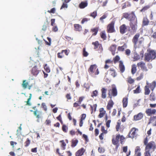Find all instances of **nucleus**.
Here are the masks:
<instances>
[{"label": "nucleus", "instance_id": "f257e3e1", "mask_svg": "<svg viewBox=\"0 0 156 156\" xmlns=\"http://www.w3.org/2000/svg\"><path fill=\"white\" fill-rule=\"evenodd\" d=\"M122 17L130 21L129 24L131 31L133 33L136 32L137 29L138 21L134 12H132L129 13H124Z\"/></svg>", "mask_w": 156, "mask_h": 156}, {"label": "nucleus", "instance_id": "f03ea898", "mask_svg": "<svg viewBox=\"0 0 156 156\" xmlns=\"http://www.w3.org/2000/svg\"><path fill=\"white\" fill-rule=\"evenodd\" d=\"M120 139V143L121 144H123L124 142V140L125 138L123 135L120 136L119 134L116 135L115 137H114L112 139V144L116 146L115 149L117 150L118 147L119 146V139Z\"/></svg>", "mask_w": 156, "mask_h": 156}, {"label": "nucleus", "instance_id": "7ed1b4c3", "mask_svg": "<svg viewBox=\"0 0 156 156\" xmlns=\"http://www.w3.org/2000/svg\"><path fill=\"white\" fill-rule=\"evenodd\" d=\"M148 139L146 137L144 140V144L146 145L145 150L150 151L152 150L154 151L156 148V144L153 141H151L148 143Z\"/></svg>", "mask_w": 156, "mask_h": 156}, {"label": "nucleus", "instance_id": "20e7f679", "mask_svg": "<svg viewBox=\"0 0 156 156\" xmlns=\"http://www.w3.org/2000/svg\"><path fill=\"white\" fill-rule=\"evenodd\" d=\"M140 36V33H136L133 37L132 39V42L133 44L134 47L136 48L137 44L139 45H141L143 43L144 41V38L143 37H141L139 39Z\"/></svg>", "mask_w": 156, "mask_h": 156}, {"label": "nucleus", "instance_id": "39448f33", "mask_svg": "<svg viewBox=\"0 0 156 156\" xmlns=\"http://www.w3.org/2000/svg\"><path fill=\"white\" fill-rule=\"evenodd\" d=\"M156 57V53L154 50H150L144 54V60L147 62H149L151 59H154Z\"/></svg>", "mask_w": 156, "mask_h": 156}, {"label": "nucleus", "instance_id": "423d86ee", "mask_svg": "<svg viewBox=\"0 0 156 156\" xmlns=\"http://www.w3.org/2000/svg\"><path fill=\"white\" fill-rule=\"evenodd\" d=\"M88 72L90 74H94L98 75L99 73V71L97 66L96 64L91 65L88 70Z\"/></svg>", "mask_w": 156, "mask_h": 156}, {"label": "nucleus", "instance_id": "0eeeda50", "mask_svg": "<svg viewBox=\"0 0 156 156\" xmlns=\"http://www.w3.org/2000/svg\"><path fill=\"white\" fill-rule=\"evenodd\" d=\"M115 23V21H113L108 25L107 30L108 33H112L115 31L114 27Z\"/></svg>", "mask_w": 156, "mask_h": 156}, {"label": "nucleus", "instance_id": "6e6552de", "mask_svg": "<svg viewBox=\"0 0 156 156\" xmlns=\"http://www.w3.org/2000/svg\"><path fill=\"white\" fill-rule=\"evenodd\" d=\"M117 95V91L115 87H112V89L109 90L108 95L110 99L112 98V96L115 97Z\"/></svg>", "mask_w": 156, "mask_h": 156}, {"label": "nucleus", "instance_id": "1a4fd4ad", "mask_svg": "<svg viewBox=\"0 0 156 156\" xmlns=\"http://www.w3.org/2000/svg\"><path fill=\"white\" fill-rule=\"evenodd\" d=\"M136 130H138V129L134 127L132 128L128 134L129 137L133 139L134 137H136L137 135L136 132Z\"/></svg>", "mask_w": 156, "mask_h": 156}, {"label": "nucleus", "instance_id": "9d476101", "mask_svg": "<svg viewBox=\"0 0 156 156\" xmlns=\"http://www.w3.org/2000/svg\"><path fill=\"white\" fill-rule=\"evenodd\" d=\"M138 67H140L143 71H147L148 69L146 66L145 63L142 61L138 62L137 64Z\"/></svg>", "mask_w": 156, "mask_h": 156}, {"label": "nucleus", "instance_id": "9b49d317", "mask_svg": "<svg viewBox=\"0 0 156 156\" xmlns=\"http://www.w3.org/2000/svg\"><path fill=\"white\" fill-rule=\"evenodd\" d=\"M92 44L94 46V49H96L98 48L101 51L103 50V49L102 44H100L98 41H96L95 42H92Z\"/></svg>", "mask_w": 156, "mask_h": 156}, {"label": "nucleus", "instance_id": "f8f14e48", "mask_svg": "<svg viewBox=\"0 0 156 156\" xmlns=\"http://www.w3.org/2000/svg\"><path fill=\"white\" fill-rule=\"evenodd\" d=\"M145 112L147 115L151 116L156 114V109L151 108H148L146 110Z\"/></svg>", "mask_w": 156, "mask_h": 156}, {"label": "nucleus", "instance_id": "ddd939ff", "mask_svg": "<svg viewBox=\"0 0 156 156\" xmlns=\"http://www.w3.org/2000/svg\"><path fill=\"white\" fill-rule=\"evenodd\" d=\"M36 66L34 67L31 70V74L34 76H36L40 72Z\"/></svg>", "mask_w": 156, "mask_h": 156}, {"label": "nucleus", "instance_id": "4468645a", "mask_svg": "<svg viewBox=\"0 0 156 156\" xmlns=\"http://www.w3.org/2000/svg\"><path fill=\"white\" fill-rule=\"evenodd\" d=\"M69 52V50H62L61 52H58L57 53V57L58 58H61L63 57V55H60V54H62L64 52L66 55H68Z\"/></svg>", "mask_w": 156, "mask_h": 156}, {"label": "nucleus", "instance_id": "2eb2a0df", "mask_svg": "<svg viewBox=\"0 0 156 156\" xmlns=\"http://www.w3.org/2000/svg\"><path fill=\"white\" fill-rule=\"evenodd\" d=\"M127 29V26L125 24H123L119 27V31L122 34H125Z\"/></svg>", "mask_w": 156, "mask_h": 156}, {"label": "nucleus", "instance_id": "dca6fc26", "mask_svg": "<svg viewBox=\"0 0 156 156\" xmlns=\"http://www.w3.org/2000/svg\"><path fill=\"white\" fill-rule=\"evenodd\" d=\"M114 105V102L111 99L108 101L106 106L107 109L110 111L109 112H110V110L111 108L113 107Z\"/></svg>", "mask_w": 156, "mask_h": 156}, {"label": "nucleus", "instance_id": "f3484780", "mask_svg": "<svg viewBox=\"0 0 156 156\" xmlns=\"http://www.w3.org/2000/svg\"><path fill=\"white\" fill-rule=\"evenodd\" d=\"M85 151V150L83 147L81 148L75 153L76 156H82Z\"/></svg>", "mask_w": 156, "mask_h": 156}, {"label": "nucleus", "instance_id": "a211bd4d", "mask_svg": "<svg viewBox=\"0 0 156 156\" xmlns=\"http://www.w3.org/2000/svg\"><path fill=\"white\" fill-rule=\"evenodd\" d=\"M143 114L141 112H140L136 115L134 116L133 120L138 121L141 119L143 117Z\"/></svg>", "mask_w": 156, "mask_h": 156}, {"label": "nucleus", "instance_id": "6ab92c4d", "mask_svg": "<svg viewBox=\"0 0 156 156\" xmlns=\"http://www.w3.org/2000/svg\"><path fill=\"white\" fill-rule=\"evenodd\" d=\"M119 68L120 71L121 73H123L125 71V67L122 62L121 61H120L119 62Z\"/></svg>", "mask_w": 156, "mask_h": 156}, {"label": "nucleus", "instance_id": "aec40b11", "mask_svg": "<svg viewBox=\"0 0 156 156\" xmlns=\"http://www.w3.org/2000/svg\"><path fill=\"white\" fill-rule=\"evenodd\" d=\"M100 113L98 115V117L99 118H102L105 114L106 111L104 110L103 108H101L99 109Z\"/></svg>", "mask_w": 156, "mask_h": 156}, {"label": "nucleus", "instance_id": "412c9836", "mask_svg": "<svg viewBox=\"0 0 156 156\" xmlns=\"http://www.w3.org/2000/svg\"><path fill=\"white\" fill-rule=\"evenodd\" d=\"M107 90V89H106L104 87L102 88L101 90V97L103 99H105L106 97Z\"/></svg>", "mask_w": 156, "mask_h": 156}, {"label": "nucleus", "instance_id": "4be33fe9", "mask_svg": "<svg viewBox=\"0 0 156 156\" xmlns=\"http://www.w3.org/2000/svg\"><path fill=\"white\" fill-rule=\"evenodd\" d=\"M147 85L149 86V88H150L152 91H153L156 87V83L155 81H154L150 84L147 83Z\"/></svg>", "mask_w": 156, "mask_h": 156}, {"label": "nucleus", "instance_id": "5701e85b", "mask_svg": "<svg viewBox=\"0 0 156 156\" xmlns=\"http://www.w3.org/2000/svg\"><path fill=\"white\" fill-rule=\"evenodd\" d=\"M88 3L87 1L81 2L79 4V7L81 9H84L87 6Z\"/></svg>", "mask_w": 156, "mask_h": 156}, {"label": "nucleus", "instance_id": "b1692460", "mask_svg": "<svg viewBox=\"0 0 156 156\" xmlns=\"http://www.w3.org/2000/svg\"><path fill=\"white\" fill-rule=\"evenodd\" d=\"M140 150L141 149L140 147L137 146L135 150V155L136 156H141Z\"/></svg>", "mask_w": 156, "mask_h": 156}, {"label": "nucleus", "instance_id": "393cba45", "mask_svg": "<svg viewBox=\"0 0 156 156\" xmlns=\"http://www.w3.org/2000/svg\"><path fill=\"white\" fill-rule=\"evenodd\" d=\"M74 30L76 31H80L82 30V27L79 24H75L74 25Z\"/></svg>", "mask_w": 156, "mask_h": 156}, {"label": "nucleus", "instance_id": "a878e982", "mask_svg": "<svg viewBox=\"0 0 156 156\" xmlns=\"http://www.w3.org/2000/svg\"><path fill=\"white\" fill-rule=\"evenodd\" d=\"M98 27H96L95 28H92L90 30V32H92L93 33L92 35V36H95L98 33Z\"/></svg>", "mask_w": 156, "mask_h": 156}, {"label": "nucleus", "instance_id": "bb28decb", "mask_svg": "<svg viewBox=\"0 0 156 156\" xmlns=\"http://www.w3.org/2000/svg\"><path fill=\"white\" fill-rule=\"evenodd\" d=\"M117 46L116 44L112 45L110 47L109 50L112 52V54L114 55Z\"/></svg>", "mask_w": 156, "mask_h": 156}, {"label": "nucleus", "instance_id": "cd10ccee", "mask_svg": "<svg viewBox=\"0 0 156 156\" xmlns=\"http://www.w3.org/2000/svg\"><path fill=\"white\" fill-rule=\"evenodd\" d=\"M34 115L36 117L37 119H40L41 117V112L37 110L33 111Z\"/></svg>", "mask_w": 156, "mask_h": 156}, {"label": "nucleus", "instance_id": "c85d7f7f", "mask_svg": "<svg viewBox=\"0 0 156 156\" xmlns=\"http://www.w3.org/2000/svg\"><path fill=\"white\" fill-rule=\"evenodd\" d=\"M127 48V45L126 44L124 43L122 46L118 47L117 50L119 51H123Z\"/></svg>", "mask_w": 156, "mask_h": 156}, {"label": "nucleus", "instance_id": "c756f323", "mask_svg": "<svg viewBox=\"0 0 156 156\" xmlns=\"http://www.w3.org/2000/svg\"><path fill=\"white\" fill-rule=\"evenodd\" d=\"M78 140L76 139H72L71 141V146L73 148L76 147L78 143Z\"/></svg>", "mask_w": 156, "mask_h": 156}, {"label": "nucleus", "instance_id": "7c9ffc66", "mask_svg": "<svg viewBox=\"0 0 156 156\" xmlns=\"http://www.w3.org/2000/svg\"><path fill=\"white\" fill-rule=\"evenodd\" d=\"M109 74L113 77H115L117 75V73L115 70L113 68H110L108 70Z\"/></svg>", "mask_w": 156, "mask_h": 156}, {"label": "nucleus", "instance_id": "2f4dec72", "mask_svg": "<svg viewBox=\"0 0 156 156\" xmlns=\"http://www.w3.org/2000/svg\"><path fill=\"white\" fill-rule=\"evenodd\" d=\"M149 23V21L147 17H144L143 21L142 24L144 26H146L148 25Z\"/></svg>", "mask_w": 156, "mask_h": 156}, {"label": "nucleus", "instance_id": "473e14b6", "mask_svg": "<svg viewBox=\"0 0 156 156\" xmlns=\"http://www.w3.org/2000/svg\"><path fill=\"white\" fill-rule=\"evenodd\" d=\"M123 107L125 108L127 106L128 103V98L127 97H124L123 98L122 101Z\"/></svg>", "mask_w": 156, "mask_h": 156}, {"label": "nucleus", "instance_id": "72a5a7b5", "mask_svg": "<svg viewBox=\"0 0 156 156\" xmlns=\"http://www.w3.org/2000/svg\"><path fill=\"white\" fill-rule=\"evenodd\" d=\"M137 70L136 66L135 64H133L132 65V68L131 70V73L132 74H134L136 72Z\"/></svg>", "mask_w": 156, "mask_h": 156}, {"label": "nucleus", "instance_id": "f704fd0d", "mask_svg": "<svg viewBox=\"0 0 156 156\" xmlns=\"http://www.w3.org/2000/svg\"><path fill=\"white\" fill-rule=\"evenodd\" d=\"M133 61H135L139 60L140 58V55L136 53H134V56L133 58Z\"/></svg>", "mask_w": 156, "mask_h": 156}, {"label": "nucleus", "instance_id": "c9c22d12", "mask_svg": "<svg viewBox=\"0 0 156 156\" xmlns=\"http://www.w3.org/2000/svg\"><path fill=\"white\" fill-rule=\"evenodd\" d=\"M144 94L145 95H148L150 92V90L149 89V86L146 85L144 87Z\"/></svg>", "mask_w": 156, "mask_h": 156}, {"label": "nucleus", "instance_id": "e433bc0d", "mask_svg": "<svg viewBox=\"0 0 156 156\" xmlns=\"http://www.w3.org/2000/svg\"><path fill=\"white\" fill-rule=\"evenodd\" d=\"M60 143H61V147L62 148V150H65L66 148V144L64 142V140H61L60 141Z\"/></svg>", "mask_w": 156, "mask_h": 156}, {"label": "nucleus", "instance_id": "4c0bfd02", "mask_svg": "<svg viewBox=\"0 0 156 156\" xmlns=\"http://www.w3.org/2000/svg\"><path fill=\"white\" fill-rule=\"evenodd\" d=\"M97 106L96 104H95L93 106L90 105L91 114L93 113V112H95L96 111Z\"/></svg>", "mask_w": 156, "mask_h": 156}, {"label": "nucleus", "instance_id": "58836bf2", "mask_svg": "<svg viewBox=\"0 0 156 156\" xmlns=\"http://www.w3.org/2000/svg\"><path fill=\"white\" fill-rule=\"evenodd\" d=\"M32 96V94H30L29 97L28 98V99L27 101L25 102L26 103V105H27L31 106V104L30 102V100L31 99Z\"/></svg>", "mask_w": 156, "mask_h": 156}, {"label": "nucleus", "instance_id": "ea45409f", "mask_svg": "<svg viewBox=\"0 0 156 156\" xmlns=\"http://www.w3.org/2000/svg\"><path fill=\"white\" fill-rule=\"evenodd\" d=\"M144 76V73L143 72H141L140 73V75L136 78V80L137 81H140L143 78Z\"/></svg>", "mask_w": 156, "mask_h": 156}, {"label": "nucleus", "instance_id": "a19ab883", "mask_svg": "<svg viewBox=\"0 0 156 156\" xmlns=\"http://www.w3.org/2000/svg\"><path fill=\"white\" fill-rule=\"evenodd\" d=\"M149 99L151 101H154L156 99L154 93H151L150 95Z\"/></svg>", "mask_w": 156, "mask_h": 156}, {"label": "nucleus", "instance_id": "79ce46f5", "mask_svg": "<svg viewBox=\"0 0 156 156\" xmlns=\"http://www.w3.org/2000/svg\"><path fill=\"white\" fill-rule=\"evenodd\" d=\"M101 37L103 40H105L106 38V36L105 31H102L100 33Z\"/></svg>", "mask_w": 156, "mask_h": 156}, {"label": "nucleus", "instance_id": "37998d69", "mask_svg": "<svg viewBox=\"0 0 156 156\" xmlns=\"http://www.w3.org/2000/svg\"><path fill=\"white\" fill-rule=\"evenodd\" d=\"M150 7V6L149 5L145 6L140 10V11L141 12H145L146 10L149 9Z\"/></svg>", "mask_w": 156, "mask_h": 156}, {"label": "nucleus", "instance_id": "c03bdc74", "mask_svg": "<svg viewBox=\"0 0 156 156\" xmlns=\"http://www.w3.org/2000/svg\"><path fill=\"white\" fill-rule=\"evenodd\" d=\"M127 82L129 84H132L134 82V80L130 76L129 77L127 78V80H126Z\"/></svg>", "mask_w": 156, "mask_h": 156}, {"label": "nucleus", "instance_id": "a18cd8bd", "mask_svg": "<svg viewBox=\"0 0 156 156\" xmlns=\"http://www.w3.org/2000/svg\"><path fill=\"white\" fill-rule=\"evenodd\" d=\"M28 85V83L26 80H23L22 84V87L24 89H26Z\"/></svg>", "mask_w": 156, "mask_h": 156}, {"label": "nucleus", "instance_id": "49530a36", "mask_svg": "<svg viewBox=\"0 0 156 156\" xmlns=\"http://www.w3.org/2000/svg\"><path fill=\"white\" fill-rule=\"evenodd\" d=\"M44 68L46 72L49 73L50 72V69L49 67L48 66L47 64H46L44 66Z\"/></svg>", "mask_w": 156, "mask_h": 156}, {"label": "nucleus", "instance_id": "de8ad7c7", "mask_svg": "<svg viewBox=\"0 0 156 156\" xmlns=\"http://www.w3.org/2000/svg\"><path fill=\"white\" fill-rule=\"evenodd\" d=\"M30 143V140L29 138L27 139L26 140L24 143L25 146L26 147H27L29 146Z\"/></svg>", "mask_w": 156, "mask_h": 156}, {"label": "nucleus", "instance_id": "09e8293b", "mask_svg": "<svg viewBox=\"0 0 156 156\" xmlns=\"http://www.w3.org/2000/svg\"><path fill=\"white\" fill-rule=\"evenodd\" d=\"M89 54L86 51V48H84L83 49V55L84 57H87L88 55Z\"/></svg>", "mask_w": 156, "mask_h": 156}, {"label": "nucleus", "instance_id": "8fccbe9b", "mask_svg": "<svg viewBox=\"0 0 156 156\" xmlns=\"http://www.w3.org/2000/svg\"><path fill=\"white\" fill-rule=\"evenodd\" d=\"M98 94V91L97 90H95L93 91V92L91 95V97H96L97 96Z\"/></svg>", "mask_w": 156, "mask_h": 156}, {"label": "nucleus", "instance_id": "3c124183", "mask_svg": "<svg viewBox=\"0 0 156 156\" xmlns=\"http://www.w3.org/2000/svg\"><path fill=\"white\" fill-rule=\"evenodd\" d=\"M121 122L119 120L118 122H117V125L116 126V129L117 131L119 130V129L120 127Z\"/></svg>", "mask_w": 156, "mask_h": 156}, {"label": "nucleus", "instance_id": "603ef678", "mask_svg": "<svg viewBox=\"0 0 156 156\" xmlns=\"http://www.w3.org/2000/svg\"><path fill=\"white\" fill-rule=\"evenodd\" d=\"M68 129V127L66 125L64 124L63 125L62 127V129L64 132L66 133Z\"/></svg>", "mask_w": 156, "mask_h": 156}, {"label": "nucleus", "instance_id": "864d4df0", "mask_svg": "<svg viewBox=\"0 0 156 156\" xmlns=\"http://www.w3.org/2000/svg\"><path fill=\"white\" fill-rule=\"evenodd\" d=\"M97 15V12L96 11H95L93 12H91L90 14V16L92 17L94 19L96 17Z\"/></svg>", "mask_w": 156, "mask_h": 156}, {"label": "nucleus", "instance_id": "5fc2aeb1", "mask_svg": "<svg viewBox=\"0 0 156 156\" xmlns=\"http://www.w3.org/2000/svg\"><path fill=\"white\" fill-rule=\"evenodd\" d=\"M84 86L86 88V90H88L90 87L89 84L88 83H85L84 84Z\"/></svg>", "mask_w": 156, "mask_h": 156}, {"label": "nucleus", "instance_id": "6e6d98bb", "mask_svg": "<svg viewBox=\"0 0 156 156\" xmlns=\"http://www.w3.org/2000/svg\"><path fill=\"white\" fill-rule=\"evenodd\" d=\"M140 87L138 86L136 90H133V91L134 93H139L140 92Z\"/></svg>", "mask_w": 156, "mask_h": 156}, {"label": "nucleus", "instance_id": "4d7b16f0", "mask_svg": "<svg viewBox=\"0 0 156 156\" xmlns=\"http://www.w3.org/2000/svg\"><path fill=\"white\" fill-rule=\"evenodd\" d=\"M56 11V9L55 8L51 9L50 10H48L47 12L49 13H55Z\"/></svg>", "mask_w": 156, "mask_h": 156}, {"label": "nucleus", "instance_id": "13d9d810", "mask_svg": "<svg viewBox=\"0 0 156 156\" xmlns=\"http://www.w3.org/2000/svg\"><path fill=\"white\" fill-rule=\"evenodd\" d=\"M145 151L144 153V156H151V154L150 153V151L145 150Z\"/></svg>", "mask_w": 156, "mask_h": 156}, {"label": "nucleus", "instance_id": "bf43d9fd", "mask_svg": "<svg viewBox=\"0 0 156 156\" xmlns=\"http://www.w3.org/2000/svg\"><path fill=\"white\" fill-rule=\"evenodd\" d=\"M98 151L101 153H103L105 152V150L104 148L102 147H99L98 148Z\"/></svg>", "mask_w": 156, "mask_h": 156}, {"label": "nucleus", "instance_id": "052dcab7", "mask_svg": "<svg viewBox=\"0 0 156 156\" xmlns=\"http://www.w3.org/2000/svg\"><path fill=\"white\" fill-rule=\"evenodd\" d=\"M125 53V54L129 56L130 54L131 51L129 49H127L126 50Z\"/></svg>", "mask_w": 156, "mask_h": 156}, {"label": "nucleus", "instance_id": "680f3d73", "mask_svg": "<svg viewBox=\"0 0 156 156\" xmlns=\"http://www.w3.org/2000/svg\"><path fill=\"white\" fill-rule=\"evenodd\" d=\"M52 28V30L54 32H56L58 30V28L57 26L54 25Z\"/></svg>", "mask_w": 156, "mask_h": 156}, {"label": "nucleus", "instance_id": "e2e57ef3", "mask_svg": "<svg viewBox=\"0 0 156 156\" xmlns=\"http://www.w3.org/2000/svg\"><path fill=\"white\" fill-rule=\"evenodd\" d=\"M41 106L43 109L45 111H46L47 110V107L46 105H45V103H42L41 104Z\"/></svg>", "mask_w": 156, "mask_h": 156}, {"label": "nucleus", "instance_id": "0e129e2a", "mask_svg": "<svg viewBox=\"0 0 156 156\" xmlns=\"http://www.w3.org/2000/svg\"><path fill=\"white\" fill-rule=\"evenodd\" d=\"M80 104L77 101L76 102H75L73 104V107H77L78 106H79Z\"/></svg>", "mask_w": 156, "mask_h": 156}, {"label": "nucleus", "instance_id": "69168bd1", "mask_svg": "<svg viewBox=\"0 0 156 156\" xmlns=\"http://www.w3.org/2000/svg\"><path fill=\"white\" fill-rule=\"evenodd\" d=\"M48 26V24L44 23V24L43 26L42 30H44V31L46 30Z\"/></svg>", "mask_w": 156, "mask_h": 156}, {"label": "nucleus", "instance_id": "338daca9", "mask_svg": "<svg viewBox=\"0 0 156 156\" xmlns=\"http://www.w3.org/2000/svg\"><path fill=\"white\" fill-rule=\"evenodd\" d=\"M90 20V19H88L87 18H84L83 19L81 22V23L82 24H83L84 23L86 22H87L88 20Z\"/></svg>", "mask_w": 156, "mask_h": 156}, {"label": "nucleus", "instance_id": "774afa93", "mask_svg": "<svg viewBox=\"0 0 156 156\" xmlns=\"http://www.w3.org/2000/svg\"><path fill=\"white\" fill-rule=\"evenodd\" d=\"M101 131L102 132V133L105 134H106L107 133V130L105 129V127L103 126H101Z\"/></svg>", "mask_w": 156, "mask_h": 156}]
</instances>
